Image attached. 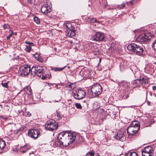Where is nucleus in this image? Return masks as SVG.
<instances>
[{
    "instance_id": "f257e3e1",
    "label": "nucleus",
    "mask_w": 156,
    "mask_h": 156,
    "mask_svg": "<svg viewBox=\"0 0 156 156\" xmlns=\"http://www.w3.org/2000/svg\"><path fill=\"white\" fill-rule=\"evenodd\" d=\"M102 91L101 86L99 84L93 86L90 90H89L88 94L90 98L97 97L101 94Z\"/></svg>"
},
{
    "instance_id": "f03ea898",
    "label": "nucleus",
    "mask_w": 156,
    "mask_h": 156,
    "mask_svg": "<svg viewBox=\"0 0 156 156\" xmlns=\"http://www.w3.org/2000/svg\"><path fill=\"white\" fill-rule=\"evenodd\" d=\"M127 49L132 52H134L139 55L144 56L145 55L143 48L134 43L129 45L127 46Z\"/></svg>"
},
{
    "instance_id": "7ed1b4c3",
    "label": "nucleus",
    "mask_w": 156,
    "mask_h": 156,
    "mask_svg": "<svg viewBox=\"0 0 156 156\" xmlns=\"http://www.w3.org/2000/svg\"><path fill=\"white\" fill-rule=\"evenodd\" d=\"M140 128L139 122L137 121H133L127 128V133L129 135L133 136L137 133Z\"/></svg>"
},
{
    "instance_id": "20e7f679",
    "label": "nucleus",
    "mask_w": 156,
    "mask_h": 156,
    "mask_svg": "<svg viewBox=\"0 0 156 156\" xmlns=\"http://www.w3.org/2000/svg\"><path fill=\"white\" fill-rule=\"evenodd\" d=\"M76 135L75 133H71L67 131V138L66 140L64 141V146H68L70 144L75 143Z\"/></svg>"
},
{
    "instance_id": "39448f33",
    "label": "nucleus",
    "mask_w": 156,
    "mask_h": 156,
    "mask_svg": "<svg viewBox=\"0 0 156 156\" xmlns=\"http://www.w3.org/2000/svg\"><path fill=\"white\" fill-rule=\"evenodd\" d=\"M58 123L53 119H51L47 122L45 125V127L47 130L53 131L56 129L58 127Z\"/></svg>"
},
{
    "instance_id": "423d86ee",
    "label": "nucleus",
    "mask_w": 156,
    "mask_h": 156,
    "mask_svg": "<svg viewBox=\"0 0 156 156\" xmlns=\"http://www.w3.org/2000/svg\"><path fill=\"white\" fill-rule=\"evenodd\" d=\"M67 131H64L59 133L57 137V144L60 146H64V141L65 138H67Z\"/></svg>"
},
{
    "instance_id": "0eeeda50",
    "label": "nucleus",
    "mask_w": 156,
    "mask_h": 156,
    "mask_svg": "<svg viewBox=\"0 0 156 156\" xmlns=\"http://www.w3.org/2000/svg\"><path fill=\"white\" fill-rule=\"evenodd\" d=\"M30 68L28 65H24L20 67L19 70V73L22 76H27L30 72Z\"/></svg>"
},
{
    "instance_id": "6e6552de",
    "label": "nucleus",
    "mask_w": 156,
    "mask_h": 156,
    "mask_svg": "<svg viewBox=\"0 0 156 156\" xmlns=\"http://www.w3.org/2000/svg\"><path fill=\"white\" fill-rule=\"evenodd\" d=\"M74 98L78 100L84 98L86 96L85 91L82 90L80 89L73 92Z\"/></svg>"
},
{
    "instance_id": "1a4fd4ad",
    "label": "nucleus",
    "mask_w": 156,
    "mask_h": 156,
    "mask_svg": "<svg viewBox=\"0 0 156 156\" xmlns=\"http://www.w3.org/2000/svg\"><path fill=\"white\" fill-rule=\"evenodd\" d=\"M150 39L151 37L149 33L142 34L137 38L136 41L141 43H145L148 41Z\"/></svg>"
},
{
    "instance_id": "9d476101",
    "label": "nucleus",
    "mask_w": 156,
    "mask_h": 156,
    "mask_svg": "<svg viewBox=\"0 0 156 156\" xmlns=\"http://www.w3.org/2000/svg\"><path fill=\"white\" fill-rule=\"evenodd\" d=\"M43 70V67L41 66H33L30 69V72L31 75L34 76H40V73Z\"/></svg>"
},
{
    "instance_id": "9b49d317",
    "label": "nucleus",
    "mask_w": 156,
    "mask_h": 156,
    "mask_svg": "<svg viewBox=\"0 0 156 156\" xmlns=\"http://www.w3.org/2000/svg\"><path fill=\"white\" fill-rule=\"evenodd\" d=\"M28 135L31 137L36 139L40 135V131L37 129H30L28 131Z\"/></svg>"
},
{
    "instance_id": "f8f14e48",
    "label": "nucleus",
    "mask_w": 156,
    "mask_h": 156,
    "mask_svg": "<svg viewBox=\"0 0 156 156\" xmlns=\"http://www.w3.org/2000/svg\"><path fill=\"white\" fill-rule=\"evenodd\" d=\"M41 75L39 76V77H41L42 80H46L47 78L50 79L51 76V73L47 69H43L41 72H40Z\"/></svg>"
},
{
    "instance_id": "ddd939ff",
    "label": "nucleus",
    "mask_w": 156,
    "mask_h": 156,
    "mask_svg": "<svg viewBox=\"0 0 156 156\" xmlns=\"http://www.w3.org/2000/svg\"><path fill=\"white\" fill-rule=\"evenodd\" d=\"M92 38L94 40L96 41H101L104 40L105 36L103 33L98 32L93 35Z\"/></svg>"
},
{
    "instance_id": "4468645a",
    "label": "nucleus",
    "mask_w": 156,
    "mask_h": 156,
    "mask_svg": "<svg viewBox=\"0 0 156 156\" xmlns=\"http://www.w3.org/2000/svg\"><path fill=\"white\" fill-rule=\"evenodd\" d=\"M114 137L117 140L122 141H123L126 139V137L124 135V133L121 131L118 132Z\"/></svg>"
},
{
    "instance_id": "2eb2a0df",
    "label": "nucleus",
    "mask_w": 156,
    "mask_h": 156,
    "mask_svg": "<svg viewBox=\"0 0 156 156\" xmlns=\"http://www.w3.org/2000/svg\"><path fill=\"white\" fill-rule=\"evenodd\" d=\"M25 43L28 44V45H26V47L25 49V50L28 52H30L32 48L31 47L34 45V43L32 42H30L27 41H25Z\"/></svg>"
},
{
    "instance_id": "dca6fc26",
    "label": "nucleus",
    "mask_w": 156,
    "mask_h": 156,
    "mask_svg": "<svg viewBox=\"0 0 156 156\" xmlns=\"http://www.w3.org/2000/svg\"><path fill=\"white\" fill-rule=\"evenodd\" d=\"M76 34L75 28H73L72 30H67L66 35L70 37L75 36Z\"/></svg>"
},
{
    "instance_id": "f3484780",
    "label": "nucleus",
    "mask_w": 156,
    "mask_h": 156,
    "mask_svg": "<svg viewBox=\"0 0 156 156\" xmlns=\"http://www.w3.org/2000/svg\"><path fill=\"white\" fill-rule=\"evenodd\" d=\"M142 151L151 154H153L154 152L152 147H145Z\"/></svg>"
},
{
    "instance_id": "a211bd4d",
    "label": "nucleus",
    "mask_w": 156,
    "mask_h": 156,
    "mask_svg": "<svg viewBox=\"0 0 156 156\" xmlns=\"http://www.w3.org/2000/svg\"><path fill=\"white\" fill-rule=\"evenodd\" d=\"M65 28L67 30H72V29L75 28L74 27L72 26V24L70 22H66L64 24Z\"/></svg>"
},
{
    "instance_id": "6ab92c4d",
    "label": "nucleus",
    "mask_w": 156,
    "mask_h": 156,
    "mask_svg": "<svg viewBox=\"0 0 156 156\" xmlns=\"http://www.w3.org/2000/svg\"><path fill=\"white\" fill-rule=\"evenodd\" d=\"M41 12L44 14H47L50 12V11L48 8V7L46 5H43L41 9Z\"/></svg>"
},
{
    "instance_id": "aec40b11",
    "label": "nucleus",
    "mask_w": 156,
    "mask_h": 156,
    "mask_svg": "<svg viewBox=\"0 0 156 156\" xmlns=\"http://www.w3.org/2000/svg\"><path fill=\"white\" fill-rule=\"evenodd\" d=\"M140 85H142L143 87H145V86L148 84V81L147 79L144 78L140 79Z\"/></svg>"
},
{
    "instance_id": "412c9836",
    "label": "nucleus",
    "mask_w": 156,
    "mask_h": 156,
    "mask_svg": "<svg viewBox=\"0 0 156 156\" xmlns=\"http://www.w3.org/2000/svg\"><path fill=\"white\" fill-rule=\"evenodd\" d=\"M91 50L94 53V54L95 55H98L99 53V49L97 48L96 46H94L92 44H91Z\"/></svg>"
},
{
    "instance_id": "4be33fe9",
    "label": "nucleus",
    "mask_w": 156,
    "mask_h": 156,
    "mask_svg": "<svg viewBox=\"0 0 156 156\" xmlns=\"http://www.w3.org/2000/svg\"><path fill=\"white\" fill-rule=\"evenodd\" d=\"M119 85L125 88H127L128 86V83L125 81H122L119 83Z\"/></svg>"
},
{
    "instance_id": "5701e85b",
    "label": "nucleus",
    "mask_w": 156,
    "mask_h": 156,
    "mask_svg": "<svg viewBox=\"0 0 156 156\" xmlns=\"http://www.w3.org/2000/svg\"><path fill=\"white\" fill-rule=\"evenodd\" d=\"M66 66H64L62 68L59 67H52L51 69L52 70L55 72L61 71L65 68Z\"/></svg>"
},
{
    "instance_id": "b1692460",
    "label": "nucleus",
    "mask_w": 156,
    "mask_h": 156,
    "mask_svg": "<svg viewBox=\"0 0 156 156\" xmlns=\"http://www.w3.org/2000/svg\"><path fill=\"white\" fill-rule=\"evenodd\" d=\"M133 83L134 86H135V87L140 86L141 85L140 79H137L135 80L133 82Z\"/></svg>"
},
{
    "instance_id": "393cba45",
    "label": "nucleus",
    "mask_w": 156,
    "mask_h": 156,
    "mask_svg": "<svg viewBox=\"0 0 156 156\" xmlns=\"http://www.w3.org/2000/svg\"><path fill=\"white\" fill-rule=\"evenodd\" d=\"M9 82L10 81H8L4 83L3 81L2 82L1 84L3 87L5 88L6 89H8L9 87L8 85Z\"/></svg>"
},
{
    "instance_id": "a878e982",
    "label": "nucleus",
    "mask_w": 156,
    "mask_h": 156,
    "mask_svg": "<svg viewBox=\"0 0 156 156\" xmlns=\"http://www.w3.org/2000/svg\"><path fill=\"white\" fill-rule=\"evenodd\" d=\"M126 156H138V154L135 152H128Z\"/></svg>"
},
{
    "instance_id": "bb28decb",
    "label": "nucleus",
    "mask_w": 156,
    "mask_h": 156,
    "mask_svg": "<svg viewBox=\"0 0 156 156\" xmlns=\"http://www.w3.org/2000/svg\"><path fill=\"white\" fill-rule=\"evenodd\" d=\"M34 20L37 24H39L40 23V19L36 16L34 17Z\"/></svg>"
},
{
    "instance_id": "cd10ccee",
    "label": "nucleus",
    "mask_w": 156,
    "mask_h": 156,
    "mask_svg": "<svg viewBox=\"0 0 156 156\" xmlns=\"http://www.w3.org/2000/svg\"><path fill=\"white\" fill-rule=\"evenodd\" d=\"M154 123V121L153 120L151 121L149 120L147 122V123H146V124L145 125V127H148L150 126L151 125Z\"/></svg>"
},
{
    "instance_id": "c85d7f7f",
    "label": "nucleus",
    "mask_w": 156,
    "mask_h": 156,
    "mask_svg": "<svg viewBox=\"0 0 156 156\" xmlns=\"http://www.w3.org/2000/svg\"><path fill=\"white\" fill-rule=\"evenodd\" d=\"M151 46L154 50L156 51V39L153 41Z\"/></svg>"
},
{
    "instance_id": "c756f323",
    "label": "nucleus",
    "mask_w": 156,
    "mask_h": 156,
    "mask_svg": "<svg viewBox=\"0 0 156 156\" xmlns=\"http://www.w3.org/2000/svg\"><path fill=\"white\" fill-rule=\"evenodd\" d=\"M6 146L5 142L2 139L0 140V146Z\"/></svg>"
},
{
    "instance_id": "7c9ffc66",
    "label": "nucleus",
    "mask_w": 156,
    "mask_h": 156,
    "mask_svg": "<svg viewBox=\"0 0 156 156\" xmlns=\"http://www.w3.org/2000/svg\"><path fill=\"white\" fill-rule=\"evenodd\" d=\"M9 33H10V34L8 36H7L6 37L7 39L8 40H9L10 39V37H12L13 34V32L11 30H9Z\"/></svg>"
},
{
    "instance_id": "2f4dec72",
    "label": "nucleus",
    "mask_w": 156,
    "mask_h": 156,
    "mask_svg": "<svg viewBox=\"0 0 156 156\" xmlns=\"http://www.w3.org/2000/svg\"><path fill=\"white\" fill-rule=\"evenodd\" d=\"M95 155V153L94 151H91L88 152L86 154V155H90L91 156H94Z\"/></svg>"
},
{
    "instance_id": "473e14b6",
    "label": "nucleus",
    "mask_w": 156,
    "mask_h": 156,
    "mask_svg": "<svg viewBox=\"0 0 156 156\" xmlns=\"http://www.w3.org/2000/svg\"><path fill=\"white\" fill-rule=\"evenodd\" d=\"M11 152L13 153L14 152H17L18 150L16 147H12L11 149Z\"/></svg>"
},
{
    "instance_id": "72a5a7b5",
    "label": "nucleus",
    "mask_w": 156,
    "mask_h": 156,
    "mask_svg": "<svg viewBox=\"0 0 156 156\" xmlns=\"http://www.w3.org/2000/svg\"><path fill=\"white\" fill-rule=\"evenodd\" d=\"M142 156H151L152 154L149 153H146L143 151H142Z\"/></svg>"
},
{
    "instance_id": "f704fd0d",
    "label": "nucleus",
    "mask_w": 156,
    "mask_h": 156,
    "mask_svg": "<svg viewBox=\"0 0 156 156\" xmlns=\"http://www.w3.org/2000/svg\"><path fill=\"white\" fill-rule=\"evenodd\" d=\"M75 106L76 107V108L79 109H82V106L80 103H76L75 104Z\"/></svg>"
},
{
    "instance_id": "c9c22d12",
    "label": "nucleus",
    "mask_w": 156,
    "mask_h": 156,
    "mask_svg": "<svg viewBox=\"0 0 156 156\" xmlns=\"http://www.w3.org/2000/svg\"><path fill=\"white\" fill-rule=\"evenodd\" d=\"M3 27L4 30L9 29L10 28L9 26L7 24H5L3 26Z\"/></svg>"
},
{
    "instance_id": "e433bc0d",
    "label": "nucleus",
    "mask_w": 156,
    "mask_h": 156,
    "mask_svg": "<svg viewBox=\"0 0 156 156\" xmlns=\"http://www.w3.org/2000/svg\"><path fill=\"white\" fill-rule=\"evenodd\" d=\"M90 21L92 23H94L98 22L97 19L95 18H91L90 19Z\"/></svg>"
},
{
    "instance_id": "4c0bfd02",
    "label": "nucleus",
    "mask_w": 156,
    "mask_h": 156,
    "mask_svg": "<svg viewBox=\"0 0 156 156\" xmlns=\"http://www.w3.org/2000/svg\"><path fill=\"white\" fill-rule=\"evenodd\" d=\"M9 107L7 105L5 106L4 107V111L5 112H6L7 111H9Z\"/></svg>"
},
{
    "instance_id": "58836bf2",
    "label": "nucleus",
    "mask_w": 156,
    "mask_h": 156,
    "mask_svg": "<svg viewBox=\"0 0 156 156\" xmlns=\"http://www.w3.org/2000/svg\"><path fill=\"white\" fill-rule=\"evenodd\" d=\"M56 115L58 119H60L61 118V116L59 111H56Z\"/></svg>"
},
{
    "instance_id": "ea45409f",
    "label": "nucleus",
    "mask_w": 156,
    "mask_h": 156,
    "mask_svg": "<svg viewBox=\"0 0 156 156\" xmlns=\"http://www.w3.org/2000/svg\"><path fill=\"white\" fill-rule=\"evenodd\" d=\"M125 4H124V3H123L121 5H118V8L119 9H122L125 7Z\"/></svg>"
},
{
    "instance_id": "a19ab883",
    "label": "nucleus",
    "mask_w": 156,
    "mask_h": 156,
    "mask_svg": "<svg viewBox=\"0 0 156 156\" xmlns=\"http://www.w3.org/2000/svg\"><path fill=\"white\" fill-rule=\"evenodd\" d=\"M72 85H73L72 83H70V84L67 85L66 86V87L69 88V90H71L73 88L72 87Z\"/></svg>"
},
{
    "instance_id": "79ce46f5",
    "label": "nucleus",
    "mask_w": 156,
    "mask_h": 156,
    "mask_svg": "<svg viewBox=\"0 0 156 156\" xmlns=\"http://www.w3.org/2000/svg\"><path fill=\"white\" fill-rule=\"evenodd\" d=\"M37 60L40 62H42L44 61L43 59L40 56H39L38 59H37Z\"/></svg>"
},
{
    "instance_id": "37998d69",
    "label": "nucleus",
    "mask_w": 156,
    "mask_h": 156,
    "mask_svg": "<svg viewBox=\"0 0 156 156\" xmlns=\"http://www.w3.org/2000/svg\"><path fill=\"white\" fill-rule=\"evenodd\" d=\"M40 56V55L39 54H36L33 55V57L36 59L37 60Z\"/></svg>"
},
{
    "instance_id": "c03bdc74",
    "label": "nucleus",
    "mask_w": 156,
    "mask_h": 156,
    "mask_svg": "<svg viewBox=\"0 0 156 156\" xmlns=\"http://www.w3.org/2000/svg\"><path fill=\"white\" fill-rule=\"evenodd\" d=\"M0 118L3 119L4 120H6L8 119V118L2 115H0Z\"/></svg>"
},
{
    "instance_id": "a18cd8bd",
    "label": "nucleus",
    "mask_w": 156,
    "mask_h": 156,
    "mask_svg": "<svg viewBox=\"0 0 156 156\" xmlns=\"http://www.w3.org/2000/svg\"><path fill=\"white\" fill-rule=\"evenodd\" d=\"M129 5H132L133 4V0L129 1V2L127 3Z\"/></svg>"
},
{
    "instance_id": "49530a36",
    "label": "nucleus",
    "mask_w": 156,
    "mask_h": 156,
    "mask_svg": "<svg viewBox=\"0 0 156 156\" xmlns=\"http://www.w3.org/2000/svg\"><path fill=\"white\" fill-rule=\"evenodd\" d=\"M5 147H0V153L3 152L2 150L4 149Z\"/></svg>"
},
{
    "instance_id": "de8ad7c7",
    "label": "nucleus",
    "mask_w": 156,
    "mask_h": 156,
    "mask_svg": "<svg viewBox=\"0 0 156 156\" xmlns=\"http://www.w3.org/2000/svg\"><path fill=\"white\" fill-rule=\"evenodd\" d=\"M152 89L153 90H155L156 89V86H154L152 87Z\"/></svg>"
},
{
    "instance_id": "09e8293b",
    "label": "nucleus",
    "mask_w": 156,
    "mask_h": 156,
    "mask_svg": "<svg viewBox=\"0 0 156 156\" xmlns=\"http://www.w3.org/2000/svg\"><path fill=\"white\" fill-rule=\"evenodd\" d=\"M96 156H101L100 154L98 153H97L95 154Z\"/></svg>"
},
{
    "instance_id": "8fccbe9b",
    "label": "nucleus",
    "mask_w": 156,
    "mask_h": 156,
    "mask_svg": "<svg viewBox=\"0 0 156 156\" xmlns=\"http://www.w3.org/2000/svg\"><path fill=\"white\" fill-rule=\"evenodd\" d=\"M33 0H28V2H30V3H33Z\"/></svg>"
},
{
    "instance_id": "3c124183",
    "label": "nucleus",
    "mask_w": 156,
    "mask_h": 156,
    "mask_svg": "<svg viewBox=\"0 0 156 156\" xmlns=\"http://www.w3.org/2000/svg\"><path fill=\"white\" fill-rule=\"evenodd\" d=\"M68 68H69V69L70 68V66H68Z\"/></svg>"
},
{
    "instance_id": "603ef678",
    "label": "nucleus",
    "mask_w": 156,
    "mask_h": 156,
    "mask_svg": "<svg viewBox=\"0 0 156 156\" xmlns=\"http://www.w3.org/2000/svg\"><path fill=\"white\" fill-rule=\"evenodd\" d=\"M68 101H70V102H71V100H68Z\"/></svg>"
},
{
    "instance_id": "864d4df0",
    "label": "nucleus",
    "mask_w": 156,
    "mask_h": 156,
    "mask_svg": "<svg viewBox=\"0 0 156 156\" xmlns=\"http://www.w3.org/2000/svg\"><path fill=\"white\" fill-rule=\"evenodd\" d=\"M29 91L30 92V94H31V91Z\"/></svg>"
},
{
    "instance_id": "5fc2aeb1",
    "label": "nucleus",
    "mask_w": 156,
    "mask_h": 156,
    "mask_svg": "<svg viewBox=\"0 0 156 156\" xmlns=\"http://www.w3.org/2000/svg\"><path fill=\"white\" fill-rule=\"evenodd\" d=\"M146 144H143V145H145Z\"/></svg>"
},
{
    "instance_id": "6e6d98bb",
    "label": "nucleus",
    "mask_w": 156,
    "mask_h": 156,
    "mask_svg": "<svg viewBox=\"0 0 156 156\" xmlns=\"http://www.w3.org/2000/svg\"><path fill=\"white\" fill-rule=\"evenodd\" d=\"M31 113L30 114L29 116H31Z\"/></svg>"
},
{
    "instance_id": "4d7b16f0",
    "label": "nucleus",
    "mask_w": 156,
    "mask_h": 156,
    "mask_svg": "<svg viewBox=\"0 0 156 156\" xmlns=\"http://www.w3.org/2000/svg\"><path fill=\"white\" fill-rule=\"evenodd\" d=\"M147 146H148V147L151 146L150 145H148Z\"/></svg>"
},
{
    "instance_id": "13d9d810",
    "label": "nucleus",
    "mask_w": 156,
    "mask_h": 156,
    "mask_svg": "<svg viewBox=\"0 0 156 156\" xmlns=\"http://www.w3.org/2000/svg\"><path fill=\"white\" fill-rule=\"evenodd\" d=\"M16 34V33H15V34Z\"/></svg>"
},
{
    "instance_id": "bf43d9fd",
    "label": "nucleus",
    "mask_w": 156,
    "mask_h": 156,
    "mask_svg": "<svg viewBox=\"0 0 156 156\" xmlns=\"http://www.w3.org/2000/svg\"><path fill=\"white\" fill-rule=\"evenodd\" d=\"M24 147L26 146V145H24L23 146Z\"/></svg>"
},
{
    "instance_id": "052dcab7",
    "label": "nucleus",
    "mask_w": 156,
    "mask_h": 156,
    "mask_svg": "<svg viewBox=\"0 0 156 156\" xmlns=\"http://www.w3.org/2000/svg\"><path fill=\"white\" fill-rule=\"evenodd\" d=\"M21 147L22 148V147Z\"/></svg>"
}]
</instances>
